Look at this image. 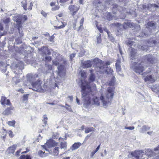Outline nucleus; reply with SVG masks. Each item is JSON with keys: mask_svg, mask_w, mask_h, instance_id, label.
Here are the masks:
<instances>
[{"mask_svg": "<svg viewBox=\"0 0 159 159\" xmlns=\"http://www.w3.org/2000/svg\"><path fill=\"white\" fill-rule=\"evenodd\" d=\"M85 129V133L86 134L90 132L94 131L95 130V129L93 127H87Z\"/></svg>", "mask_w": 159, "mask_h": 159, "instance_id": "cd10ccee", "label": "nucleus"}, {"mask_svg": "<svg viewBox=\"0 0 159 159\" xmlns=\"http://www.w3.org/2000/svg\"><path fill=\"white\" fill-rule=\"evenodd\" d=\"M58 72L57 74L60 77L64 75L65 72L64 70V66L62 65H60L57 67Z\"/></svg>", "mask_w": 159, "mask_h": 159, "instance_id": "ddd939ff", "label": "nucleus"}, {"mask_svg": "<svg viewBox=\"0 0 159 159\" xmlns=\"http://www.w3.org/2000/svg\"><path fill=\"white\" fill-rule=\"evenodd\" d=\"M22 17L20 16H19L16 20V22L18 24V29L19 33L20 34V36H22L23 35V33L22 32L21 33L20 32V29L21 27V22L22 21Z\"/></svg>", "mask_w": 159, "mask_h": 159, "instance_id": "2eb2a0df", "label": "nucleus"}, {"mask_svg": "<svg viewBox=\"0 0 159 159\" xmlns=\"http://www.w3.org/2000/svg\"><path fill=\"white\" fill-rule=\"evenodd\" d=\"M76 101L78 105H80V101H79V99H78V98L77 97L76 98Z\"/></svg>", "mask_w": 159, "mask_h": 159, "instance_id": "338daca9", "label": "nucleus"}, {"mask_svg": "<svg viewBox=\"0 0 159 159\" xmlns=\"http://www.w3.org/2000/svg\"><path fill=\"white\" fill-rule=\"evenodd\" d=\"M113 16L111 15L110 13L107 14V17L109 20H110L111 19H112Z\"/></svg>", "mask_w": 159, "mask_h": 159, "instance_id": "c03bdc74", "label": "nucleus"}, {"mask_svg": "<svg viewBox=\"0 0 159 159\" xmlns=\"http://www.w3.org/2000/svg\"><path fill=\"white\" fill-rule=\"evenodd\" d=\"M146 156H148L149 157H151L154 155V152L150 149H148L146 151L145 154Z\"/></svg>", "mask_w": 159, "mask_h": 159, "instance_id": "393cba45", "label": "nucleus"}, {"mask_svg": "<svg viewBox=\"0 0 159 159\" xmlns=\"http://www.w3.org/2000/svg\"><path fill=\"white\" fill-rule=\"evenodd\" d=\"M100 64V66H102V67L101 68L100 70H98V72L102 73H105L107 74H112L113 72L112 69L108 68V65L110 64L109 62H105L101 61Z\"/></svg>", "mask_w": 159, "mask_h": 159, "instance_id": "6e6552de", "label": "nucleus"}, {"mask_svg": "<svg viewBox=\"0 0 159 159\" xmlns=\"http://www.w3.org/2000/svg\"><path fill=\"white\" fill-rule=\"evenodd\" d=\"M59 8V6H56L52 8V11H55L58 10Z\"/></svg>", "mask_w": 159, "mask_h": 159, "instance_id": "6e6d98bb", "label": "nucleus"}, {"mask_svg": "<svg viewBox=\"0 0 159 159\" xmlns=\"http://www.w3.org/2000/svg\"><path fill=\"white\" fill-rule=\"evenodd\" d=\"M41 13L44 17H46L47 15V13H46L45 11H42Z\"/></svg>", "mask_w": 159, "mask_h": 159, "instance_id": "864d4df0", "label": "nucleus"}, {"mask_svg": "<svg viewBox=\"0 0 159 159\" xmlns=\"http://www.w3.org/2000/svg\"><path fill=\"white\" fill-rule=\"evenodd\" d=\"M100 146V144L97 147L96 150L94 152L91 153V156L92 157H93L94 155V154L99 149Z\"/></svg>", "mask_w": 159, "mask_h": 159, "instance_id": "a19ab883", "label": "nucleus"}, {"mask_svg": "<svg viewBox=\"0 0 159 159\" xmlns=\"http://www.w3.org/2000/svg\"><path fill=\"white\" fill-rule=\"evenodd\" d=\"M54 38V36L53 35H52L49 38V41L51 42H53V39Z\"/></svg>", "mask_w": 159, "mask_h": 159, "instance_id": "13d9d810", "label": "nucleus"}, {"mask_svg": "<svg viewBox=\"0 0 159 159\" xmlns=\"http://www.w3.org/2000/svg\"><path fill=\"white\" fill-rule=\"evenodd\" d=\"M45 59L47 61H50L51 60V57L50 56H46L45 57Z\"/></svg>", "mask_w": 159, "mask_h": 159, "instance_id": "603ef678", "label": "nucleus"}, {"mask_svg": "<svg viewBox=\"0 0 159 159\" xmlns=\"http://www.w3.org/2000/svg\"><path fill=\"white\" fill-rule=\"evenodd\" d=\"M25 155H22L20 157V159H25Z\"/></svg>", "mask_w": 159, "mask_h": 159, "instance_id": "0e129e2a", "label": "nucleus"}, {"mask_svg": "<svg viewBox=\"0 0 159 159\" xmlns=\"http://www.w3.org/2000/svg\"><path fill=\"white\" fill-rule=\"evenodd\" d=\"M60 23H61V25L59 26H55V28L56 29H61L63 28L65 26V25L62 22H59Z\"/></svg>", "mask_w": 159, "mask_h": 159, "instance_id": "58836bf2", "label": "nucleus"}, {"mask_svg": "<svg viewBox=\"0 0 159 159\" xmlns=\"http://www.w3.org/2000/svg\"><path fill=\"white\" fill-rule=\"evenodd\" d=\"M38 50L39 51H41L42 53L45 55H50L51 54L50 51L46 46H43L41 48H39Z\"/></svg>", "mask_w": 159, "mask_h": 159, "instance_id": "f8f14e48", "label": "nucleus"}, {"mask_svg": "<svg viewBox=\"0 0 159 159\" xmlns=\"http://www.w3.org/2000/svg\"><path fill=\"white\" fill-rule=\"evenodd\" d=\"M120 2H123L125 3H126L129 2V0H119Z\"/></svg>", "mask_w": 159, "mask_h": 159, "instance_id": "052dcab7", "label": "nucleus"}, {"mask_svg": "<svg viewBox=\"0 0 159 159\" xmlns=\"http://www.w3.org/2000/svg\"><path fill=\"white\" fill-rule=\"evenodd\" d=\"M147 27L148 28L152 27L153 29H155L156 28V26H155V23L153 22V21H149L148 22L147 24Z\"/></svg>", "mask_w": 159, "mask_h": 159, "instance_id": "5701e85b", "label": "nucleus"}, {"mask_svg": "<svg viewBox=\"0 0 159 159\" xmlns=\"http://www.w3.org/2000/svg\"><path fill=\"white\" fill-rule=\"evenodd\" d=\"M69 0H60V2L61 3H64L68 1Z\"/></svg>", "mask_w": 159, "mask_h": 159, "instance_id": "e2e57ef3", "label": "nucleus"}, {"mask_svg": "<svg viewBox=\"0 0 159 159\" xmlns=\"http://www.w3.org/2000/svg\"><path fill=\"white\" fill-rule=\"evenodd\" d=\"M20 65L21 66L19 67V69H20V70H21L23 69L24 64L23 62H21L20 63Z\"/></svg>", "mask_w": 159, "mask_h": 159, "instance_id": "5fc2aeb1", "label": "nucleus"}, {"mask_svg": "<svg viewBox=\"0 0 159 159\" xmlns=\"http://www.w3.org/2000/svg\"><path fill=\"white\" fill-rule=\"evenodd\" d=\"M12 80L16 84L19 83L20 81V80L19 79H17L16 77H13L12 78Z\"/></svg>", "mask_w": 159, "mask_h": 159, "instance_id": "de8ad7c7", "label": "nucleus"}, {"mask_svg": "<svg viewBox=\"0 0 159 159\" xmlns=\"http://www.w3.org/2000/svg\"><path fill=\"white\" fill-rule=\"evenodd\" d=\"M38 154L41 157H44L47 156V154L45 153V152L42 151H39L38 152Z\"/></svg>", "mask_w": 159, "mask_h": 159, "instance_id": "f704fd0d", "label": "nucleus"}, {"mask_svg": "<svg viewBox=\"0 0 159 159\" xmlns=\"http://www.w3.org/2000/svg\"><path fill=\"white\" fill-rule=\"evenodd\" d=\"M150 46H151L148 45L143 46L141 45H139L137 46V47L138 48L143 51H147L148 50V47Z\"/></svg>", "mask_w": 159, "mask_h": 159, "instance_id": "bb28decb", "label": "nucleus"}, {"mask_svg": "<svg viewBox=\"0 0 159 159\" xmlns=\"http://www.w3.org/2000/svg\"><path fill=\"white\" fill-rule=\"evenodd\" d=\"M82 145L80 142L75 143L73 144L71 148V149L72 151L79 148Z\"/></svg>", "mask_w": 159, "mask_h": 159, "instance_id": "a211bd4d", "label": "nucleus"}, {"mask_svg": "<svg viewBox=\"0 0 159 159\" xmlns=\"http://www.w3.org/2000/svg\"><path fill=\"white\" fill-rule=\"evenodd\" d=\"M129 22H124L123 25L120 24L119 23H115V25L118 27L121 28V27L123 28L124 29H126L129 27V25L128 24Z\"/></svg>", "mask_w": 159, "mask_h": 159, "instance_id": "dca6fc26", "label": "nucleus"}, {"mask_svg": "<svg viewBox=\"0 0 159 159\" xmlns=\"http://www.w3.org/2000/svg\"><path fill=\"white\" fill-rule=\"evenodd\" d=\"M28 95H29V94H27L23 96V101H27L28 100Z\"/></svg>", "mask_w": 159, "mask_h": 159, "instance_id": "09e8293b", "label": "nucleus"}, {"mask_svg": "<svg viewBox=\"0 0 159 159\" xmlns=\"http://www.w3.org/2000/svg\"><path fill=\"white\" fill-rule=\"evenodd\" d=\"M130 50V58L131 59H134L136 57V52L135 49L133 48H130V49H129Z\"/></svg>", "mask_w": 159, "mask_h": 159, "instance_id": "f3484780", "label": "nucleus"}, {"mask_svg": "<svg viewBox=\"0 0 159 159\" xmlns=\"http://www.w3.org/2000/svg\"><path fill=\"white\" fill-rule=\"evenodd\" d=\"M10 21V20L9 18H7L3 20V22L4 23L7 25L8 24V23H9Z\"/></svg>", "mask_w": 159, "mask_h": 159, "instance_id": "37998d69", "label": "nucleus"}, {"mask_svg": "<svg viewBox=\"0 0 159 159\" xmlns=\"http://www.w3.org/2000/svg\"><path fill=\"white\" fill-rule=\"evenodd\" d=\"M144 63L143 62H133L131 65V67L136 73L140 74L143 72L146 67Z\"/></svg>", "mask_w": 159, "mask_h": 159, "instance_id": "423d86ee", "label": "nucleus"}, {"mask_svg": "<svg viewBox=\"0 0 159 159\" xmlns=\"http://www.w3.org/2000/svg\"><path fill=\"white\" fill-rule=\"evenodd\" d=\"M101 60L98 58L84 61L83 63L82 67L84 68L90 67L92 65L94 66L96 71L100 70L102 66H100Z\"/></svg>", "mask_w": 159, "mask_h": 159, "instance_id": "39448f33", "label": "nucleus"}, {"mask_svg": "<svg viewBox=\"0 0 159 159\" xmlns=\"http://www.w3.org/2000/svg\"><path fill=\"white\" fill-rule=\"evenodd\" d=\"M134 43V41H132L131 40H129L128 42L126 43L127 45L129 46L130 47V48H131V47L132 46Z\"/></svg>", "mask_w": 159, "mask_h": 159, "instance_id": "ea45409f", "label": "nucleus"}, {"mask_svg": "<svg viewBox=\"0 0 159 159\" xmlns=\"http://www.w3.org/2000/svg\"><path fill=\"white\" fill-rule=\"evenodd\" d=\"M120 63V60H117L116 63V69L117 72H119L121 70Z\"/></svg>", "mask_w": 159, "mask_h": 159, "instance_id": "aec40b11", "label": "nucleus"}, {"mask_svg": "<svg viewBox=\"0 0 159 159\" xmlns=\"http://www.w3.org/2000/svg\"><path fill=\"white\" fill-rule=\"evenodd\" d=\"M60 145L61 149H65L67 147V143L66 142H61L60 143Z\"/></svg>", "mask_w": 159, "mask_h": 159, "instance_id": "e433bc0d", "label": "nucleus"}, {"mask_svg": "<svg viewBox=\"0 0 159 159\" xmlns=\"http://www.w3.org/2000/svg\"><path fill=\"white\" fill-rule=\"evenodd\" d=\"M114 88L109 87L107 91L106 97L102 96L100 97V101L102 102L103 106L105 107H107L110 104L111 100L113 96Z\"/></svg>", "mask_w": 159, "mask_h": 159, "instance_id": "20e7f679", "label": "nucleus"}, {"mask_svg": "<svg viewBox=\"0 0 159 159\" xmlns=\"http://www.w3.org/2000/svg\"><path fill=\"white\" fill-rule=\"evenodd\" d=\"M81 77H84L86 76V73L84 71H81L80 72Z\"/></svg>", "mask_w": 159, "mask_h": 159, "instance_id": "49530a36", "label": "nucleus"}, {"mask_svg": "<svg viewBox=\"0 0 159 159\" xmlns=\"http://www.w3.org/2000/svg\"><path fill=\"white\" fill-rule=\"evenodd\" d=\"M129 27L130 28H137L138 29H140V26L139 25H135V24L133 22H129L128 24Z\"/></svg>", "mask_w": 159, "mask_h": 159, "instance_id": "412c9836", "label": "nucleus"}, {"mask_svg": "<svg viewBox=\"0 0 159 159\" xmlns=\"http://www.w3.org/2000/svg\"><path fill=\"white\" fill-rule=\"evenodd\" d=\"M75 55V53H73L70 54V58L71 60H72L73 58H74Z\"/></svg>", "mask_w": 159, "mask_h": 159, "instance_id": "bf43d9fd", "label": "nucleus"}, {"mask_svg": "<svg viewBox=\"0 0 159 159\" xmlns=\"http://www.w3.org/2000/svg\"><path fill=\"white\" fill-rule=\"evenodd\" d=\"M69 9L71 11H77L79 10V8L75 5H70Z\"/></svg>", "mask_w": 159, "mask_h": 159, "instance_id": "b1692460", "label": "nucleus"}, {"mask_svg": "<svg viewBox=\"0 0 159 159\" xmlns=\"http://www.w3.org/2000/svg\"><path fill=\"white\" fill-rule=\"evenodd\" d=\"M146 7H146L148 9H150V8L153 7H155L156 8L158 7V6L157 5H155V4L152 5V4H149L147 5V6Z\"/></svg>", "mask_w": 159, "mask_h": 159, "instance_id": "c9c22d12", "label": "nucleus"}, {"mask_svg": "<svg viewBox=\"0 0 159 159\" xmlns=\"http://www.w3.org/2000/svg\"><path fill=\"white\" fill-rule=\"evenodd\" d=\"M154 151L156 152V153L157 154L159 153V146L157 147L154 148Z\"/></svg>", "mask_w": 159, "mask_h": 159, "instance_id": "3c124183", "label": "nucleus"}, {"mask_svg": "<svg viewBox=\"0 0 159 159\" xmlns=\"http://www.w3.org/2000/svg\"><path fill=\"white\" fill-rule=\"evenodd\" d=\"M7 133L9 134V136L11 138H12L14 136L13 132L10 130H8Z\"/></svg>", "mask_w": 159, "mask_h": 159, "instance_id": "79ce46f5", "label": "nucleus"}, {"mask_svg": "<svg viewBox=\"0 0 159 159\" xmlns=\"http://www.w3.org/2000/svg\"><path fill=\"white\" fill-rule=\"evenodd\" d=\"M84 21V19L83 18H82L80 20V26L79 27V28L77 30L78 31L80 30H82L83 28V25Z\"/></svg>", "mask_w": 159, "mask_h": 159, "instance_id": "2f4dec72", "label": "nucleus"}, {"mask_svg": "<svg viewBox=\"0 0 159 159\" xmlns=\"http://www.w3.org/2000/svg\"><path fill=\"white\" fill-rule=\"evenodd\" d=\"M82 98L84 100L83 106L87 108L91 104L95 105L97 106L103 105L102 102L98 98L94 96L92 93L91 88L88 82L85 81H81V86Z\"/></svg>", "mask_w": 159, "mask_h": 159, "instance_id": "f257e3e1", "label": "nucleus"}, {"mask_svg": "<svg viewBox=\"0 0 159 159\" xmlns=\"http://www.w3.org/2000/svg\"><path fill=\"white\" fill-rule=\"evenodd\" d=\"M33 6V4L31 2L30 3L29 6L28 7V10H31L32 9V7Z\"/></svg>", "mask_w": 159, "mask_h": 159, "instance_id": "4d7b16f0", "label": "nucleus"}, {"mask_svg": "<svg viewBox=\"0 0 159 159\" xmlns=\"http://www.w3.org/2000/svg\"><path fill=\"white\" fill-rule=\"evenodd\" d=\"M42 84V82L40 80H38L37 81L32 83V88H30L29 89H32L34 91L37 92H42L43 91V90L41 86Z\"/></svg>", "mask_w": 159, "mask_h": 159, "instance_id": "1a4fd4ad", "label": "nucleus"}, {"mask_svg": "<svg viewBox=\"0 0 159 159\" xmlns=\"http://www.w3.org/2000/svg\"><path fill=\"white\" fill-rule=\"evenodd\" d=\"M67 110L70 111H72L71 109L69 106V107H65Z\"/></svg>", "mask_w": 159, "mask_h": 159, "instance_id": "69168bd1", "label": "nucleus"}, {"mask_svg": "<svg viewBox=\"0 0 159 159\" xmlns=\"http://www.w3.org/2000/svg\"><path fill=\"white\" fill-rule=\"evenodd\" d=\"M56 144V142L52 139H49L45 144V145L43 146V147L44 148V147L47 146L48 148L53 147Z\"/></svg>", "mask_w": 159, "mask_h": 159, "instance_id": "9b49d317", "label": "nucleus"}, {"mask_svg": "<svg viewBox=\"0 0 159 159\" xmlns=\"http://www.w3.org/2000/svg\"><path fill=\"white\" fill-rule=\"evenodd\" d=\"M1 102L2 105L6 104L7 105H11V103L9 99H7L4 96H2L1 98Z\"/></svg>", "mask_w": 159, "mask_h": 159, "instance_id": "4468645a", "label": "nucleus"}, {"mask_svg": "<svg viewBox=\"0 0 159 159\" xmlns=\"http://www.w3.org/2000/svg\"><path fill=\"white\" fill-rule=\"evenodd\" d=\"M116 82V78L113 76L109 83V85L111 86H113L114 85Z\"/></svg>", "mask_w": 159, "mask_h": 159, "instance_id": "7c9ffc66", "label": "nucleus"}, {"mask_svg": "<svg viewBox=\"0 0 159 159\" xmlns=\"http://www.w3.org/2000/svg\"><path fill=\"white\" fill-rule=\"evenodd\" d=\"M134 128V126L125 127V129H129L130 130H132Z\"/></svg>", "mask_w": 159, "mask_h": 159, "instance_id": "8fccbe9b", "label": "nucleus"}, {"mask_svg": "<svg viewBox=\"0 0 159 159\" xmlns=\"http://www.w3.org/2000/svg\"><path fill=\"white\" fill-rule=\"evenodd\" d=\"M89 81L90 82H93L95 80V77L93 74V73H91V75L89 77Z\"/></svg>", "mask_w": 159, "mask_h": 159, "instance_id": "72a5a7b5", "label": "nucleus"}, {"mask_svg": "<svg viewBox=\"0 0 159 159\" xmlns=\"http://www.w3.org/2000/svg\"><path fill=\"white\" fill-rule=\"evenodd\" d=\"M53 64L55 66H57L59 64V62L57 61H53Z\"/></svg>", "mask_w": 159, "mask_h": 159, "instance_id": "680f3d73", "label": "nucleus"}, {"mask_svg": "<svg viewBox=\"0 0 159 159\" xmlns=\"http://www.w3.org/2000/svg\"><path fill=\"white\" fill-rule=\"evenodd\" d=\"M146 155L142 150H137L131 152L130 154L128 156V159H146Z\"/></svg>", "mask_w": 159, "mask_h": 159, "instance_id": "0eeeda50", "label": "nucleus"}, {"mask_svg": "<svg viewBox=\"0 0 159 159\" xmlns=\"http://www.w3.org/2000/svg\"><path fill=\"white\" fill-rule=\"evenodd\" d=\"M114 0H106L105 1V5H103L102 3L103 2V0H94L93 5L96 6V7H100L101 9H105L106 7H107V6L110 4L113 5V8H116L118 7V9L120 11V12H121L125 14V13H127V11H126V9L123 8V7H118L116 4H113Z\"/></svg>", "mask_w": 159, "mask_h": 159, "instance_id": "f03ea898", "label": "nucleus"}, {"mask_svg": "<svg viewBox=\"0 0 159 159\" xmlns=\"http://www.w3.org/2000/svg\"><path fill=\"white\" fill-rule=\"evenodd\" d=\"M144 59L145 61L152 64L156 62L157 61L156 59L152 55L149 54L145 56Z\"/></svg>", "mask_w": 159, "mask_h": 159, "instance_id": "9d476101", "label": "nucleus"}, {"mask_svg": "<svg viewBox=\"0 0 159 159\" xmlns=\"http://www.w3.org/2000/svg\"><path fill=\"white\" fill-rule=\"evenodd\" d=\"M25 159H31V157L30 156L27 155L25 156Z\"/></svg>", "mask_w": 159, "mask_h": 159, "instance_id": "774afa93", "label": "nucleus"}, {"mask_svg": "<svg viewBox=\"0 0 159 159\" xmlns=\"http://www.w3.org/2000/svg\"><path fill=\"white\" fill-rule=\"evenodd\" d=\"M59 148L58 147H56L53 149V153L55 155L57 156L59 153Z\"/></svg>", "mask_w": 159, "mask_h": 159, "instance_id": "473e14b6", "label": "nucleus"}, {"mask_svg": "<svg viewBox=\"0 0 159 159\" xmlns=\"http://www.w3.org/2000/svg\"><path fill=\"white\" fill-rule=\"evenodd\" d=\"M27 79L30 82H32L34 80L35 76L31 74H28L26 76Z\"/></svg>", "mask_w": 159, "mask_h": 159, "instance_id": "a878e982", "label": "nucleus"}, {"mask_svg": "<svg viewBox=\"0 0 159 159\" xmlns=\"http://www.w3.org/2000/svg\"><path fill=\"white\" fill-rule=\"evenodd\" d=\"M22 6L23 7L24 9L25 10H27L26 5L27 4V0H24L21 2Z\"/></svg>", "mask_w": 159, "mask_h": 159, "instance_id": "c756f323", "label": "nucleus"}, {"mask_svg": "<svg viewBox=\"0 0 159 159\" xmlns=\"http://www.w3.org/2000/svg\"><path fill=\"white\" fill-rule=\"evenodd\" d=\"M152 90L154 92H159V84H155L151 87Z\"/></svg>", "mask_w": 159, "mask_h": 159, "instance_id": "4be33fe9", "label": "nucleus"}, {"mask_svg": "<svg viewBox=\"0 0 159 159\" xmlns=\"http://www.w3.org/2000/svg\"><path fill=\"white\" fill-rule=\"evenodd\" d=\"M7 123L8 125L10 126L14 127L16 123V121L14 120L9 121L7 122Z\"/></svg>", "mask_w": 159, "mask_h": 159, "instance_id": "4c0bfd02", "label": "nucleus"}, {"mask_svg": "<svg viewBox=\"0 0 159 159\" xmlns=\"http://www.w3.org/2000/svg\"><path fill=\"white\" fill-rule=\"evenodd\" d=\"M158 70L157 66L149 68L146 72L142 74L143 77L145 81H149L151 83L155 81V78L154 76L158 72Z\"/></svg>", "mask_w": 159, "mask_h": 159, "instance_id": "7ed1b4c3", "label": "nucleus"}, {"mask_svg": "<svg viewBox=\"0 0 159 159\" xmlns=\"http://www.w3.org/2000/svg\"><path fill=\"white\" fill-rule=\"evenodd\" d=\"M16 149V147L15 145L10 147L8 150L10 153H13L14 152Z\"/></svg>", "mask_w": 159, "mask_h": 159, "instance_id": "c85d7f7f", "label": "nucleus"}, {"mask_svg": "<svg viewBox=\"0 0 159 159\" xmlns=\"http://www.w3.org/2000/svg\"><path fill=\"white\" fill-rule=\"evenodd\" d=\"M14 109V107H10L6 109L4 111V113L6 115H9L11 113V111L12 110H13Z\"/></svg>", "mask_w": 159, "mask_h": 159, "instance_id": "6ab92c4d", "label": "nucleus"}, {"mask_svg": "<svg viewBox=\"0 0 159 159\" xmlns=\"http://www.w3.org/2000/svg\"><path fill=\"white\" fill-rule=\"evenodd\" d=\"M97 42L98 43H100L101 42V35L100 34L97 37Z\"/></svg>", "mask_w": 159, "mask_h": 159, "instance_id": "a18cd8bd", "label": "nucleus"}]
</instances>
